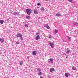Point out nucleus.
Returning a JSON list of instances; mask_svg holds the SVG:
<instances>
[{
    "mask_svg": "<svg viewBox=\"0 0 78 78\" xmlns=\"http://www.w3.org/2000/svg\"><path fill=\"white\" fill-rule=\"evenodd\" d=\"M26 11L27 12L28 15L30 16V14H31L32 10L30 9H26Z\"/></svg>",
    "mask_w": 78,
    "mask_h": 78,
    "instance_id": "nucleus-1",
    "label": "nucleus"
},
{
    "mask_svg": "<svg viewBox=\"0 0 78 78\" xmlns=\"http://www.w3.org/2000/svg\"><path fill=\"white\" fill-rule=\"evenodd\" d=\"M49 45L51 47H52V48H54V43L51 42H49Z\"/></svg>",
    "mask_w": 78,
    "mask_h": 78,
    "instance_id": "nucleus-2",
    "label": "nucleus"
},
{
    "mask_svg": "<svg viewBox=\"0 0 78 78\" xmlns=\"http://www.w3.org/2000/svg\"><path fill=\"white\" fill-rule=\"evenodd\" d=\"M48 62H51V63H53V59L50 58L48 60Z\"/></svg>",
    "mask_w": 78,
    "mask_h": 78,
    "instance_id": "nucleus-3",
    "label": "nucleus"
},
{
    "mask_svg": "<svg viewBox=\"0 0 78 78\" xmlns=\"http://www.w3.org/2000/svg\"><path fill=\"white\" fill-rule=\"evenodd\" d=\"M40 39V36H39V35H37L35 37V40H36V41H38V40Z\"/></svg>",
    "mask_w": 78,
    "mask_h": 78,
    "instance_id": "nucleus-4",
    "label": "nucleus"
},
{
    "mask_svg": "<svg viewBox=\"0 0 78 78\" xmlns=\"http://www.w3.org/2000/svg\"><path fill=\"white\" fill-rule=\"evenodd\" d=\"M34 12L35 14H38V12H37V9H35L34 10Z\"/></svg>",
    "mask_w": 78,
    "mask_h": 78,
    "instance_id": "nucleus-5",
    "label": "nucleus"
},
{
    "mask_svg": "<svg viewBox=\"0 0 78 78\" xmlns=\"http://www.w3.org/2000/svg\"><path fill=\"white\" fill-rule=\"evenodd\" d=\"M55 71V69L53 68H51L50 69V72H54Z\"/></svg>",
    "mask_w": 78,
    "mask_h": 78,
    "instance_id": "nucleus-6",
    "label": "nucleus"
},
{
    "mask_svg": "<svg viewBox=\"0 0 78 78\" xmlns=\"http://www.w3.org/2000/svg\"><path fill=\"white\" fill-rule=\"evenodd\" d=\"M0 41L1 43H3V42H5V40H4V39H3L0 38Z\"/></svg>",
    "mask_w": 78,
    "mask_h": 78,
    "instance_id": "nucleus-7",
    "label": "nucleus"
},
{
    "mask_svg": "<svg viewBox=\"0 0 78 78\" xmlns=\"http://www.w3.org/2000/svg\"><path fill=\"white\" fill-rule=\"evenodd\" d=\"M17 37H20L22 36V34H20V33H18L16 35Z\"/></svg>",
    "mask_w": 78,
    "mask_h": 78,
    "instance_id": "nucleus-8",
    "label": "nucleus"
},
{
    "mask_svg": "<svg viewBox=\"0 0 78 78\" xmlns=\"http://www.w3.org/2000/svg\"><path fill=\"white\" fill-rule=\"evenodd\" d=\"M32 55L33 56H36V53L35 51H34L33 52Z\"/></svg>",
    "mask_w": 78,
    "mask_h": 78,
    "instance_id": "nucleus-9",
    "label": "nucleus"
},
{
    "mask_svg": "<svg viewBox=\"0 0 78 78\" xmlns=\"http://www.w3.org/2000/svg\"><path fill=\"white\" fill-rule=\"evenodd\" d=\"M65 76H66V77H68V76H69V74H68V73H65Z\"/></svg>",
    "mask_w": 78,
    "mask_h": 78,
    "instance_id": "nucleus-10",
    "label": "nucleus"
},
{
    "mask_svg": "<svg viewBox=\"0 0 78 78\" xmlns=\"http://www.w3.org/2000/svg\"><path fill=\"white\" fill-rule=\"evenodd\" d=\"M73 25H75V26H78V23H73Z\"/></svg>",
    "mask_w": 78,
    "mask_h": 78,
    "instance_id": "nucleus-11",
    "label": "nucleus"
},
{
    "mask_svg": "<svg viewBox=\"0 0 78 78\" xmlns=\"http://www.w3.org/2000/svg\"><path fill=\"white\" fill-rule=\"evenodd\" d=\"M4 23V21L3 20H1L0 21V23L1 24H3V23Z\"/></svg>",
    "mask_w": 78,
    "mask_h": 78,
    "instance_id": "nucleus-12",
    "label": "nucleus"
},
{
    "mask_svg": "<svg viewBox=\"0 0 78 78\" xmlns=\"http://www.w3.org/2000/svg\"><path fill=\"white\" fill-rule=\"evenodd\" d=\"M70 51V50L69 49V48H67V51L66 52V53H69Z\"/></svg>",
    "mask_w": 78,
    "mask_h": 78,
    "instance_id": "nucleus-13",
    "label": "nucleus"
},
{
    "mask_svg": "<svg viewBox=\"0 0 78 78\" xmlns=\"http://www.w3.org/2000/svg\"><path fill=\"white\" fill-rule=\"evenodd\" d=\"M72 69L73 70H76V68L73 66L72 68Z\"/></svg>",
    "mask_w": 78,
    "mask_h": 78,
    "instance_id": "nucleus-14",
    "label": "nucleus"
},
{
    "mask_svg": "<svg viewBox=\"0 0 78 78\" xmlns=\"http://www.w3.org/2000/svg\"><path fill=\"white\" fill-rule=\"evenodd\" d=\"M67 37L68 39V40L70 41V40H71V37H70L69 36H67Z\"/></svg>",
    "mask_w": 78,
    "mask_h": 78,
    "instance_id": "nucleus-15",
    "label": "nucleus"
},
{
    "mask_svg": "<svg viewBox=\"0 0 78 78\" xmlns=\"http://www.w3.org/2000/svg\"><path fill=\"white\" fill-rule=\"evenodd\" d=\"M26 18L27 19H30V16H26Z\"/></svg>",
    "mask_w": 78,
    "mask_h": 78,
    "instance_id": "nucleus-16",
    "label": "nucleus"
},
{
    "mask_svg": "<svg viewBox=\"0 0 78 78\" xmlns=\"http://www.w3.org/2000/svg\"><path fill=\"white\" fill-rule=\"evenodd\" d=\"M56 16H61V14H56Z\"/></svg>",
    "mask_w": 78,
    "mask_h": 78,
    "instance_id": "nucleus-17",
    "label": "nucleus"
},
{
    "mask_svg": "<svg viewBox=\"0 0 78 78\" xmlns=\"http://www.w3.org/2000/svg\"><path fill=\"white\" fill-rule=\"evenodd\" d=\"M37 70L38 72H41V69H40V68H37Z\"/></svg>",
    "mask_w": 78,
    "mask_h": 78,
    "instance_id": "nucleus-18",
    "label": "nucleus"
},
{
    "mask_svg": "<svg viewBox=\"0 0 78 78\" xmlns=\"http://www.w3.org/2000/svg\"><path fill=\"white\" fill-rule=\"evenodd\" d=\"M58 32V31L57 30L55 29V33L56 34V33H57Z\"/></svg>",
    "mask_w": 78,
    "mask_h": 78,
    "instance_id": "nucleus-19",
    "label": "nucleus"
},
{
    "mask_svg": "<svg viewBox=\"0 0 78 78\" xmlns=\"http://www.w3.org/2000/svg\"><path fill=\"white\" fill-rule=\"evenodd\" d=\"M44 8L43 7H41V11H44Z\"/></svg>",
    "mask_w": 78,
    "mask_h": 78,
    "instance_id": "nucleus-20",
    "label": "nucleus"
},
{
    "mask_svg": "<svg viewBox=\"0 0 78 78\" xmlns=\"http://www.w3.org/2000/svg\"><path fill=\"white\" fill-rule=\"evenodd\" d=\"M46 28H47V29H50V27L48 26H46Z\"/></svg>",
    "mask_w": 78,
    "mask_h": 78,
    "instance_id": "nucleus-21",
    "label": "nucleus"
},
{
    "mask_svg": "<svg viewBox=\"0 0 78 78\" xmlns=\"http://www.w3.org/2000/svg\"><path fill=\"white\" fill-rule=\"evenodd\" d=\"M38 75H42V72H40L38 73Z\"/></svg>",
    "mask_w": 78,
    "mask_h": 78,
    "instance_id": "nucleus-22",
    "label": "nucleus"
},
{
    "mask_svg": "<svg viewBox=\"0 0 78 78\" xmlns=\"http://www.w3.org/2000/svg\"><path fill=\"white\" fill-rule=\"evenodd\" d=\"M68 2H71V3H73V2L72 1V0H68Z\"/></svg>",
    "mask_w": 78,
    "mask_h": 78,
    "instance_id": "nucleus-23",
    "label": "nucleus"
},
{
    "mask_svg": "<svg viewBox=\"0 0 78 78\" xmlns=\"http://www.w3.org/2000/svg\"><path fill=\"white\" fill-rule=\"evenodd\" d=\"M20 38V39H21V41H23V38H22V35L21 36Z\"/></svg>",
    "mask_w": 78,
    "mask_h": 78,
    "instance_id": "nucleus-24",
    "label": "nucleus"
},
{
    "mask_svg": "<svg viewBox=\"0 0 78 78\" xmlns=\"http://www.w3.org/2000/svg\"><path fill=\"white\" fill-rule=\"evenodd\" d=\"M25 27H26V28H28V25H25Z\"/></svg>",
    "mask_w": 78,
    "mask_h": 78,
    "instance_id": "nucleus-25",
    "label": "nucleus"
},
{
    "mask_svg": "<svg viewBox=\"0 0 78 78\" xmlns=\"http://www.w3.org/2000/svg\"><path fill=\"white\" fill-rule=\"evenodd\" d=\"M20 62V65H22L23 64V62Z\"/></svg>",
    "mask_w": 78,
    "mask_h": 78,
    "instance_id": "nucleus-26",
    "label": "nucleus"
},
{
    "mask_svg": "<svg viewBox=\"0 0 78 78\" xmlns=\"http://www.w3.org/2000/svg\"><path fill=\"white\" fill-rule=\"evenodd\" d=\"M51 37H52V36H51V35H50L49 36V38H51Z\"/></svg>",
    "mask_w": 78,
    "mask_h": 78,
    "instance_id": "nucleus-27",
    "label": "nucleus"
},
{
    "mask_svg": "<svg viewBox=\"0 0 78 78\" xmlns=\"http://www.w3.org/2000/svg\"><path fill=\"white\" fill-rule=\"evenodd\" d=\"M16 44H19V42H18L16 43Z\"/></svg>",
    "mask_w": 78,
    "mask_h": 78,
    "instance_id": "nucleus-28",
    "label": "nucleus"
},
{
    "mask_svg": "<svg viewBox=\"0 0 78 78\" xmlns=\"http://www.w3.org/2000/svg\"><path fill=\"white\" fill-rule=\"evenodd\" d=\"M37 5L38 6H39V5H40V3H38L37 4Z\"/></svg>",
    "mask_w": 78,
    "mask_h": 78,
    "instance_id": "nucleus-29",
    "label": "nucleus"
},
{
    "mask_svg": "<svg viewBox=\"0 0 78 78\" xmlns=\"http://www.w3.org/2000/svg\"><path fill=\"white\" fill-rule=\"evenodd\" d=\"M12 14H13V15H15L16 14V13L14 12V13H12Z\"/></svg>",
    "mask_w": 78,
    "mask_h": 78,
    "instance_id": "nucleus-30",
    "label": "nucleus"
},
{
    "mask_svg": "<svg viewBox=\"0 0 78 78\" xmlns=\"http://www.w3.org/2000/svg\"><path fill=\"white\" fill-rule=\"evenodd\" d=\"M39 34V33H36V35H37V34Z\"/></svg>",
    "mask_w": 78,
    "mask_h": 78,
    "instance_id": "nucleus-31",
    "label": "nucleus"
},
{
    "mask_svg": "<svg viewBox=\"0 0 78 78\" xmlns=\"http://www.w3.org/2000/svg\"><path fill=\"white\" fill-rule=\"evenodd\" d=\"M40 78H44V77H40Z\"/></svg>",
    "mask_w": 78,
    "mask_h": 78,
    "instance_id": "nucleus-32",
    "label": "nucleus"
},
{
    "mask_svg": "<svg viewBox=\"0 0 78 78\" xmlns=\"http://www.w3.org/2000/svg\"><path fill=\"white\" fill-rule=\"evenodd\" d=\"M40 8V7H38V8Z\"/></svg>",
    "mask_w": 78,
    "mask_h": 78,
    "instance_id": "nucleus-33",
    "label": "nucleus"
}]
</instances>
